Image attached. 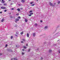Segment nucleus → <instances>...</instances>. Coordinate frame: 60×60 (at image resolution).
Instances as JSON below:
<instances>
[{
    "instance_id": "nucleus-33",
    "label": "nucleus",
    "mask_w": 60,
    "mask_h": 60,
    "mask_svg": "<svg viewBox=\"0 0 60 60\" xmlns=\"http://www.w3.org/2000/svg\"><path fill=\"white\" fill-rule=\"evenodd\" d=\"M7 46V45H6V46H5V47H6Z\"/></svg>"
},
{
    "instance_id": "nucleus-4",
    "label": "nucleus",
    "mask_w": 60,
    "mask_h": 60,
    "mask_svg": "<svg viewBox=\"0 0 60 60\" xmlns=\"http://www.w3.org/2000/svg\"><path fill=\"white\" fill-rule=\"evenodd\" d=\"M4 3H5V1H4V0H2L1 3H2V4H4Z\"/></svg>"
},
{
    "instance_id": "nucleus-30",
    "label": "nucleus",
    "mask_w": 60,
    "mask_h": 60,
    "mask_svg": "<svg viewBox=\"0 0 60 60\" xmlns=\"http://www.w3.org/2000/svg\"><path fill=\"white\" fill-rule=\"evenodd\" d=\"M12 38H13L12 36H11V39H12Z\"/></svg>"
},
{
    "instance_id": "nucleus-8",
    "label": "nucleus",
    "mask_w": 60,
    "mask_h": 60,
    "mask_svg": "<svg viewBox=\"0 0 60 60\" xmlns=\"http://www.w3.org/2000/svg\"><path fill=\"white\" fill-rule=\"evenodd\" d=\"M28 21V20H27V19H25V21L26 22H27Z\"/></svg>"
},
{
    "instance_id": "nucleus-15",
    "label": "nucleus",
    "mask_w": 60,
    "mask_h": 60,
    "mask_svg": "<svg viewBox=\"0 0 60 60\" xmlns=\"http://www.w3.org/2000/svg\"><path fill=\"white\" fill-rule=\"evenodd\" d=\"M17 11H20V9L19 8H18L17 9Z\"/></svg>"
},
{
    "instance_id": "nucleus-3",
    "label": "nucleus",
    "mask_w": 60,
    "mask_h": 60,
    "mask_svg": "<svg viewBox=\"0 0 60 60\" xmlns=\"http://www.w3.org/2000/svg\"><path fill=\"white\" fill-rule=\"evenodd\" d=\"M19 19H16V21H15V22H16V23H17V21H19Z\"/></svg>"
},
{
    "instance_id": "nucleus-9",
    "label": "nucleus",
    "mask_w": 60,
    "mask_h": 60,
    "mask_svg": "<svg viewBox=\"0 0 60 60\" xmlns=\"http://www.w3.org/2000/svg\"><path fill=\"white\" fill-rule=\"evenodd\" d=\"M27 36L28 37H29V34H28V33H27Z\"/></svg>"
},
{
    "instance_id": "nucleus-19",
    "label": "nucleus",
    "mask_w": 60,
    "mask_h": 60,
    "mask_svg": "<svg viewBox=\"0 0 60 60\" xmlns=\"http://www.w3.org/2000/svg\"><path fill=\"white\" fill-rule=\"evenodd\" d=\"M18 18L19 19H20V16H19L18 17Z\"/></svg>"
},
{
    "instance_id": "nucleus-43",
    "label": "nucleus",
    "mask_w": 60,
    "mask_h": 60,
    "mask_svg": "<svg viewBox=\"0 0 60 60\" xmlns=\"http://www.w3.org/2000/svg\"><path fill=\"white\" fill-rule=\"evenodd\" d=\"M26 46H28V44H26Z\"/></svg>"
},
{
    "instance_id": "nucleus-2",
    "label": "nucleus",
    "mask_w": 60,
    "mask_h": 60,
    "mask_svg": "<svg viewBox=\"0 0 60 60\" xmlns=\"http://www.w3.org/2000/svg\"><path fill=\"white\" fill-rule=\"evenodd\" d=\"M1 8L2 9H6V8L4 7H1Z\"/></svg>"
},
{
    "instance_id": "nucleus-23",
    "label": "nucleus",
    "mask_w": 60,
    "mask_h": 60,
    "mask_svg": "<svg viewBox=\"0 0 60 60\" xmlns=\"http://www.w3.org/2000/svg\"><path fill=\"white\" fill-rule=\"evenodd\" d=\"M60 3V1H59L58 2V4H59Z\"/></svg>"
},
{
    "instance_id": "nucleus-18",
    "label": "nucleus",
    "mask_w": 60,
    "mask_h": 60,
    "mask_svg": "<svg viewBox=\"0 0 60 60\" xmlns=\"http://www.w3.org/2000/svg\"><path fill=\"white\" fill-rule=\"evenodd\" d=\"M24 52H22V55H24Z\"/></svg>"
},
{
    "instance_id": "nucleus-29",
    "label": "nucleus",
    "mask_w": 60,
    "mask_h": 60,
    "mask_svg": "<svg viewBox=\"0 0 60 60\" xmlns=\"http://www.w3.org/2000/svg\"><path fill=\"white\" fill-rule=\"evenodd\" d=\"M20 9L21 10H23V9L22 8H21Z\"/></svg>"
},
{
    "instance_id": "nucleus-22",
    "label": "nucleus",
    "mask_w": 60,
    "mask_h": 60,
    "mask_svg": "<svg viewBox=\"0 0 60 60\" xmlns=\"http://www.w3.org/2000/svg\"><path fill=\"white\" fill-rule=\"evenodd\" d=\"M30 15H33V13H30Z\"/></svg>"
},
{
    "instance_id": "nucleus-32",
    "label": "nucleus",
    "mask_w": 60,
    "mask_h": 60,
    "mask_svg": "<svg viewBox=\"0 0 60 60\" xmlns=\"http://www.w3.org/2000/svg\"><path fill=\"white\" fill-rule=\"evenodd\" d=\"M1 13H2V11L0 12V14H1Z\"/></svg>"
},
{
    "instance_id": "nucleus-21",
    "label": "nucleus",
    "mask_w": 60,
    "mask_h": 60,
    "mask_svg": "<svg viewBox=\"0 0 60 60\" xmlns=\"http://www.w3.org/2000/svg\"><path fill=\"white\" fill-rule=\"evenodd\" d=\"M24 49H26V47L25 46H24Z\"/></svg>"
},
{
    "instance_id": "nucleus-40",
    "label": "nucleus",
    "mask_w": 60,
    "mask_h": 60,
    "mask_svg": "<svg viewBox=\"0 0 60 60\" xmlns=\"http://www.w3.org/2000/svg\"><path fill=\"white\" fill-rule=\"evenodd\" d=\"M11 5H12V4H13L12 3H11Z\"/></svg>"
},
{
    "instance_id": "nucleus-24",
    "label": "nucleus",
    "mask_w": 60,
    "mask_h": 60,
    "mask_svg": "<svg viewBox=\"0 0 60 60\" xmlns=\"http://www.w3.org/2000/svg\"><path fill=\"white\" fill-rule=\"evenodd\" d=\"M34 4L31 5V6H34Z\"/></svg>"
},
{
    "instance_id": "nucleus-12",
    "label": "nucleus",
    "mask_w": 60,
    "mask_h": 60,
    "mask_svg": "<svg viewBox=\"0 0 60 60\" xmlns=\"http://www.w3.org/2000/svg\"><path fill=\"white\" fill-rule=\"evenodd\" d=\"M23 31H22V32H21L20 33L21 34H23Z\"/></svg>"
},
{
    "instance_id": "nucleus-13",
    "label": "nucleus",
    "mask_w": 60,
    "mask_h": 60,
    "mask_svg": "<svg viewBox=\"0 0 60 60\" xmlns=\"http://www.w3.org/2000/svg\"><path fill=\"white\" fill-rule=\"evenodd\" d=\"M49 52L50 53V52H52V50H49Z\"/></svg>"
},
{
    "instance_id": "nucleus-1",
    "label": "nucleus",
    "mask_w": 60,
    "mask_h": 60,
    "mask_svg": "<svg viewBox=\"0 0 60 60\" xmlns=\"http://www.w3.org/2000/svg\"><path fill=\"white\" fill-rule=\"evenodd\" d=\"M49 4L50 5H51V6H52L53 7L55 6V5H53L52 4L51 2H49Z\"/></svg>"
},
{
    "instance_id": "nucleus-14",
    "label": "nucleus",
    "mask_w": 60,
    "mask_h": 60,
    "mask_svg": "<svg viewBox=\"0 0 60 60\" xmlns=\"http://www.w3.org/2000/svg\"><path fill=\"white\" fill-rule=\"evenodd\" d=\"M4 5H7V4L6 3H4L3 4Z\"/></svg>"
},
{
    "instance_id": "nucleus-26",
    "label": "nucleus",
    "mask_w": 60,
    "mask_h": 60,
    "mask_svg": "<svg viewBox=\"0 0 60 60\" xmlns=\"http://www.w3.org/2000/svg\"><path fill=\"white\" fill-rule=\"evenodd\" d=\"M11 10H14V9L13 8H11Z\"/></svg>"
},
{
    "instance_id": "nucleus-6",
    "label": "nucleus",
    "mask_w": 60,
    "mask_h": 60,
    "mask_svg": "<svg viewBox=\"0 0 60 60\" xmlns=\"http://www.w3.org/2000/svg\"><path fill=\"white\" fill-rule=\"evenodd\" d=\"M21 1L22 3H24L25 2V0H22Z\"/></svg>"
},
{
    "instance_id": "nucleus-49",
    "label": "nucleus",
    "mask_w": 60,
    "mask_h": 60,
    "mask_svg": "<svg viewBox=\"0 0 60 60\" xmlns=\"http://www.w3.org/2000/svg\"><path fill=\"white\" fill-rule=\"evenodd\" d=\"M1 2V0H0V2Z\"/></svg>"
},
{
    "instance_id": "nucleus-41",
    "label": "nucleus",
    "mask_w": 60,
    "mask_h": 60,
    "mask_svg": "<svg viewBox=\"0 0 60 60\" xmlns=\"http://www.w3.org/2000/svg\"><path fill=\"white\" fill-rule=\"evenodd\" d=\"M2 55V53L0 54V56H1V55Z\"/></svg>"
},
{
    "instance_id": "nucleus-50",
    "label": "nucleus",
    "mask_w": 60,
    "mask_h": 60,
    "mask_svg": "<svg viewBox=\"0 0 60 60\" xmlns=\"http://www.w3.org/2000/svg\"><path fill=\"white\" fill-rule=\"evenodd\" d=\"M11 60H12V59H11Z\"/></svg>"
},
{
    "instance_id": "nucleus-28",
    "label": "nucleus",
    "mask_w": 60,
    "mask_h": 60,
    "mask_svg": "<svg viewBox=\"0 0 60 60\" xmlns=\"http://www.w3.org/2000/svg\"><path fill=\"white\" fill-rule=\"evenodd\" d=\"M30 49H29L28 50V52H30Z\"/></svg>"
},
{
    "instance_id": "nucleus-48",
    "label": "nucleus",
    "mask_w": 60,
    "mask_h": 60,
    "mask_svg": "<svg viewBox=\"0 0 60 60\" xmlns=\"http://www.w3.org/2000/svg\"><path fill=\"white\" fill-rule=\"evenodd\" d=\"M59 53H60V51H59Z\"/></svg>"
},
{
    "instance_id": "nucleus-42",
    "label": "nucleus",
    "mask_w": 60,
    "mask_h": 60,
    "mask_svg": "<svg viewBox=\"0 0 60 60\" xmlns=\"http://www.w3.org/2000/svg\"><path fill=\"white\" fill-rule=\"evenodd\" d=\"M56 3H54V4L55 5H56Z\"/></svg>"
},
{
    "instance_id": "nucleus-51",
    "label": "nucleus",
    "mask_w": 60,
    "mask_h": 60,
    "mask_svg": "<svg viewBox=\"0 0 60 60\" xmlns=\"http://www.w3.org/2000/svg\"><path fill=\"white\" fill-rule=\"evenodd\" d=\"M15 18H14V19H15Z\"/></svg>"
},
{
    "instance_id": "nucleus-38",
    "label": "nucleus",
    "mask_w": 60,
    "mask_h": 60,
    "mask_svg": "<svg viewBox=\"0 0 60 60\" xmlns=\"http://www.w3.org/2000/svg\"><path fill=\"white\" fill-rule=\"evenodd\" d=\"M29 16H31V15H29Z\"/></svg>"
},
{
    "instance_id": "nucleus-35",
    "label": "nucleus",
    "mask_w": 60,
    "mask_h": 60,
    "mask_svg": "<svg viewBox=\"0 0 60 60\" xmlns=\"http://www.w3.org/2000/svg\"><path fill=\"white\" fill-rule=\"evenodd\" d=\"M24 50H25L24 49H22V51H24Z\"/></svg>"
},
{
    "instance_id": "nucleus-11",
    "label": "nucleus",
    "mask_w": 60,
    "mask_h": 60,
    "mask_svg": "<svg viewBox=\"0 0 60 60\" xmlns=\"http://www.w3.org/2000/svg\"><path fill=\"white\" fill-rule=\"evenodd\" d=\"M14 60H17V59L16 58H14Z\"/></svg>"
},
{
    "instance_id": "nucleus-20",
    "label": "nucleus",
    "mask_w": 60,
    "mask_h": 60,
    "mask_svg": "<svg viewBox=\"0 0 60 60\" xmlns=\"http://www.w3.org/2000/svg\"><path fill=\"white\" fill-rule=\"evenodd\" d=\"M35 25L36 26H37V23H35Z\"/></svg>"
},
{
    "instance_id": "nucleus-47",
    "label": "nucleus",
    "mask_w": 60,
    "mask_h": 60,
    "mask_svg": "<svg viewBox=\"0 0 60 60\" xmlns=\"http://www.w3.org/2000/svg\"><path fill=\"white\" fill-rule=\"evenodd\" d=\"M16 47H17V45H16Z\"/></svg>"
},
{
    "instance_id": "nucleus-52",
    "label": "nucleus",
    "mask_w": 60,
    "mask_h": 60,
    "mask_svg": "<svg viewBox=\"0 0 60 60\" xmlns=\"http://www.w3.org/2000/svg\"><path fill=\"white\" fill-rule=\"evenodd\" d=\"M14 17H15V16H14Z\"/></svg>"
},
{
    "instance_id": "nucleus-46",
    "label": "nucleus",
    "mask_w": 60,
    "mask_h": 60,
    "mask_svg": "<svg viewBox=\"0 0 60 60\" xmlns=\"http://www.w3.org/2000/svg\"><path fill=\"white\" fill-rule=\"evenodd\" d=\"M15 36H17V35H15Z\"/></svg>"
},
{
    "instance_id": "nucleus-44",
    "label": "nucleus",
    "mask_w": 60,
    "mask_h": 60,
    "mask_svg": "<svg viewBox=\"0 0 60 60\" xmlns=\"http://www.w3.org/2000/svg\"><path fill=\"white\" fill-rule=\"evenodd\" d=\"M9 1H11V0H9Z\"/></svg>"
},
{
    "instance_id": "nucleus-7",
    "label": "nucleus",
    "mask_w": 60,
    "mask_h": 60,
    "mask_svg": "<svg viewBox=\"0 0 60 60\" xmlns=\"http://www.w3.org/2000/svg\"><path fill=\"white\" fill-rule=\"evenodd\" d=\"M48 28V26H46L44 28L45 29H47V28Z\"/></svg>"
},
{
    "instance_id": "nucleus-34",
    "label": "nucleus",
    "mask_w": 60,
    "mask_h": 60,
    "mask_svg": "<svg viewBox=\"0 0 60 60\" xmlns=\"http://www.w3.org/2000/svg\"><path fill=\"white\" fill-rule=\"evenodd\" d=\"M40 22H43L41 20L40 21Z\"/></svg>"
},
{
    "instance_id": "nucleus-31",
    "label": "nucleus",
    "mask_w": 60,
    "mask_h": 60,
    "mask_svg": "<svg viewBox=\"0 0 60 60\" xmlns=\"http://www.w3.org/2000/svg\"><path fill=\"white\" fill-rule=\"evenodd\" d=\"M41 60H42L43 59V58L41 57Z\"/></svg>"
},
{
    "instance_id": "nucleus-37",
    "label": "nucleus",
    "mask_w": 60,
    "mask_h": 60,
    "mask_svg": "<svg viewBox=\"0 0 60 60\" xmlns=\"http://www.w3.org/2000/svg\"><path fill=\"white\" fill-rule=\"evenodd\" d=\"M23 42H24L23 41H21V43H23Z\"/></svg>"
},
{
    "instance_id": "nucleus-16",
    "label": "nucleus",
    "mask_w": 60,
    "mask_h": 60,
    "mask_svg": "<svg viewBox=\"0 0 60 60\" xmlns=\"http://www.w3.org/2000/svg\"><path fill=\"white\" fill-rule=\"evenodd\" d=\"M33 11H30L29 12L30 13H31V12H33Z\"/></svg>"
},
{
    "instance_id": "nucleus-10",
    "label": "nucleus",
    "mask_w": 60,
    "mask_h": 60,
    "mask_svg": "<svg viewBox=\"0 0 60 60\" xmlns=\"http://www.w3.org/2000/svg\"><path fill=\"white\" fill-rule=\"evenodd\" d=\"M33 36L34 37L35 36V33H34L33 34Z\"/></svg>"
},
{
    "instance_id": "nucleus-17",
    "label": "nucleus",
    "mask_w": 60,
    "mask_h": 60,
    "mask_svg": "<svg viewBox=\"0 0 60 60\" xmlns=\"http://www.w3.org/2000/svg\"><path fill=\"white\" fill-rule=\"evenodd\" d=\"M22 41H26V40L24 39H22Z\"/></svg>"
},
{
    "instance_id": "nucleus-25",
    "label": "nucleus",
    "mask_w": 60,
    "mask_h": 60,
    "mask_svg": "<svg viewBox=\"0 0 60 60\" xmlns=\"http://www.w3.org/2000/svg\"><path fill=\"white\" fill-rule=\"evenodd\" d=\"M16 15H17V16H18V15H19V14H16Z\"/></svg>"
},
{
    "instance_id": "nucleus-5",
    "label": "nucleus",
    "mask_w": 60,
    "mask_h": 60,
    "mask_svg": "<svg viewBox=\"0 0 60 60\" xmlns=\"http://www.w3.org/2000/svg\"><path fill=\"white\" fill-rule=\"evenodd\" d=\"M4 19H3L1 20V22H3L4 21Z\"/></svg>"
},
{
    "instance_id": "nucleus-39",
    "label": "nucleus",
    "mask_w": 60,
    "mask_h": 60,
    "mask_svg": "<svg viewBox=\"0 0 60 60\" xmlns=\"http://www.w3.org/2000/svg\"><path fill=\"white\" fill-rule=\"evenodd\" d=\"M33 2H31V3H30L31 4H33Z\"/></svg>"
},
{
    "instance_id": "nucleus-36",
    "label": "nucleus",
    "mask_w": 60,
    "mask_h": 60,
    "mask_svg": "<svg viewBox=\"0 0 60 60\" xmlns=\"http://www.w3.org/2000/svg\"><path fill=\"white\" fill-rule=\"evenodd\" d=\"M11 18H13V17L12 16H11Z\"/></svg>"
},
{
    "instance_id": "nucleus-45",
    "label": "nucleus",
    "mask_w": 60,
    "mask_h": 60,
    "mask_svg": "<svg viewBox=\"0 0 60 60\" xmlns=\"http://www.w3.org/2000/svg\"><path fill=\"white\" fill-rule=\"evenodd\" d=\"M38 0H37V1L38 2Z\"/></svg>"
},
{
    "instance_id": "nucleus-27",
    "label": "nucleus",
    "mask_w": 60,
    "mask_h": 60,
    "mask_svg": "<svg viewBox=\"0 0 60 60\" xmlns=\"http://www.w3.org/2000/svg\"><path fill=\"white\" fill-rule=\"evenodd\" d=\"M4 11L5 12H6V11H7V10H5Z\"/></svg>"
}]
</instances>
